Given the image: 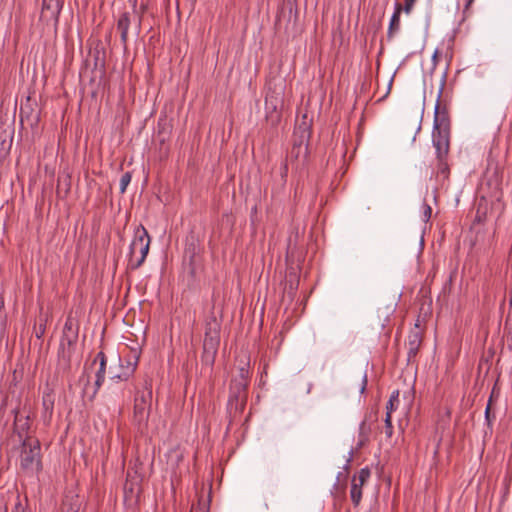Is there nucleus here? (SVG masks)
I'll return each mask as SVG.
<instances>
[{
	"instance_id": "1",
	"label": "nucleus",
	"mask_w": 512,
	"mask_h": 512,
	"mask_svg": "<svg viewBox=\"0 0 512 512\" xmlns=\"http://www.w3.org/2000/svg\"><path fill=\"white\" fill-rule=\"evenodd\" d=\"M150 236L144 226L139 225L134 231V238L129 246V266L136 270L144 263L150 247Z\"/></svg>"
},
{
	"instance_id": "2",
	"label": "nucleus",
	"mask_w": 512,
	"mask_h": 512,
	"mask_svg": "<svg viewBox=\"0 0 512 512\" xmlns=\"http://www.w3.org/2000/svg\"><path fill=\"white\" fill-rule=\"evenodd\" d=\"M248 371L242 368L240 375L231 381L228 409L230 412L242 413L247 402L248 392Z\"/></svg>"
},
{
	"instance_id": "3",
	"label": "nucleus",
	"mask_w": 512,
	"mask_h": 512,
	"mask_svg": "<svg viewBox=\"0 0 512 512\" xmlns=\"http://www.w3.org/2000/svg\"><path fill=\"white\" fill-rule=\"evenodd\" d=\"M308 144L303 140L294 142L287 161L282 167V177H286L288 173V163L292 166L293 172H295L299 178H302L307 173L308 166Z\"/></svg>"
},
{
	"instance_id": "4",
	"label": "nucleus",
	"mask_w": 512,
	"mask_h": 512,
	"mask_svg": "<svg viewBox=\"0 0 512 512\" xmlns=\"http://www.w3.org/2000/svg\"><path fill=\"white\" fill-rule=\"evenodd\" d=\"M20 466L30 473H39L42 470L41 446L37 439H24L20 454Z\"/></svg>"
},
{
	"instance_id": "5",
	"label": "nucleus",
	"mask_w": 512,
	"mask_h": 512,
	"mask_svg": "<svg viewBox=\"0 0 512 512\" xmlns=\"http://www.w3.org/2000/svg\"><path fill=\"white\" fill-rule=\"evenodd\" d=\"M441 93L442 90L438 93L432 132L433 146H439L440 148L446 147V142H449V117L446 108L441 107Z\"/></svg>"
},
{
	"instance_id": "6",
	"label": "nucleus",
	"mask_w": 512,
	"mask_h": 512,
	"mask_svg": "<svg viewBox=\"0 0 512 512\" xmlns=\"http://www.w3.org/2000/svg\"><path fill=\"white\" fill-rule=\"evenodd\" d=\"M220 343V324L215 316L207 320L203 341V359L207 364H213Z\"/></svg>"
},
{
	"instance_id": "7",
	"label": "nucleus",
	"mask_w": 512,
	"mask_h": 512,
	"mask_svg": "<svg viewBox=\"0 0 512 512\" xmlns=\"http://www.w3.org/2000/svg\"><path fill=\"white\" fill-rule=\"evenodd\" d=\"M151 391L138 392L134 399V421L139 425L147 423L151 408Z\"/></svg>"
},
{
	"instance_id": "8",
	"label": "nucleus",
	"mask_w": 512,
	"mask_h": 512,
	"mask_svg": "<svg viewBox=\"0 0 512 512\" xmlns=\"http://www.w3.org/2000/svg\"><path fill=\"white\" fill-rule=\"evenodd\" d=\"M371 471L368 467L362 468L354 475L351 483L350 497L354 506H358L362 499V487L369 480Z\"/></svg>"
},
{
	"instance_id": "9",
	"label": "nucleus",
	"mask_w": 512,
	"mask_h": 512,
	"mask_svg": "<svg viewBox=\"0 0 512 512\" xmlns=\"http://www.w3.org/2000/svg\"><path fill=\"white\" fill-rule=\"evenodd\" d=\"M77 338L78 333L67 334L66 336L61 337L58 355L66 364H69L71 360Z\"/></svg>"
},
{
	"instance_id": "10",
	"label": "nucleus",
	"mask_w": 512,
	"mask_h": 512,
	"mask_svg": "<svg viewBox=\"0 0 512 512\" xmlns=\"http://www.w3.org/2000/svg\"><path fill=\"white\" fill-rule=\"evenodd\" d=\"M12 413L14 414V431L19 436L20 440L23 442L24 439H31L27 436L30 429L29 415L22 416L18 407L14 408Z\"/></svg>"
},
{
	"instance_id": "11",
	"label": "nucleus",
	"mask_w": 512,
	"mask_h": 512,
	"mask_svg": "<svg viewBox=\"0 0 512 512\" xmlns=\"http://www.w3.org/2000/svg\"><path fill=\"white\" fill-rule=\"evenodd\" d=\"M436 149L437 158V176H441L443 179H448L450 174V168L447 162V156L449 153V142H446V148L434 146Z\"/></svg>"
},
{
	"instance_id": "12",
	"label": "nucleus",
	"mask_w": 512,
	"mask_h": 512,
	"mask_svg": "<svg viewBox=\"0 0 512 512\" xmlns=\"http://www.w3.org/2000/svg\"><path fill=\"white\" fill-rule=\"evenodd\" d=\"M97 362H99V368L95 374V383L91 398H93L97 394L99 388L101 387L105 380L107 359L104 352L100 351L97 353L95 359L92 362V365H95Z\"/></svg>"
},
{
	"instance_id": "13",
	"label": "nucleus",
	"mask_w": 512,
	"mask_h": 512,
	"mask_svg": "<svg viewBox=\"0 0 512 512\" xmlns=\"http://www.w3.org/2000/svg\"><path fill=\"white\" fill-rule=\"evenodd\" d=\"M63 7V0H43L41 17L58 20Z\"/></svg>"
},
{
	"instance_id": "14",
	"label": "nucleus",
	"mask_w": 512,
	"mask_h": 512,
	"mask_svg": "<svg viewBox=\"0 0 512 512\" xmlns=\"http://www.w3.org/2000/svg\"><path fill=\"white\" fill-rule=\"evenodd\" d=\"M119 372L111 371L110 379L113 381H127L135 372L137 367V362L127 361V364L124 366L122 363V359H119Z\"/></svg>"
},
{
	"instance_id": "15",
	"label": "nucleus",
	"mask_w": 512,
	"mask_h": 512,
	"mask_svg": "<svg viewBox=\"0 0 512 512\" xmlns=\"http://www.w3.org/2000/svg\"><path fill=\"white\" fill-rule=\"evenodd\" d=\"M402 12V5L398 2L395 3L394 13L391 17L388 31H387V39L391 40L400 30V15Z\"/></svg>"
},
{
	"instance_id": "16",
	"label": "nucleus",
	"mask_w": 512,
	"mask_h": 512,
	"mask_svg": "<svg viewBox=\"0 0 512 512\" xmlns=\"http://www.w3.org/2000/svg\"><path fill=\"white\" fill-rule=\"evenodd\" d=\"M55 396L50 389L43 393L42 406H43V419L50 421L54 409Z\"/></svg>"
},
{
	"instance_id": "17",
	"label": "nucleus",
	"mask_w": 512,
	"mask_h": 512,
	"mask_svg": "<svg viewBox=\"0 0 512 512\" xmlns=\"http://www.w3.org/2000/svg\"><path fill=\"white\" fill-rule=\"evenodd\" d=\"M130 26V14L128 12H124L118 19L117 22V30L120 32L121 42L124 46H126L128 41V30Z\"/></svg>"
},
{
	"instance_id": "18",
	"label": "nucleus",
	"mask_w": 512,
	"mask_h": 512,
	"mask_svg": "<svg viewBox=\"0 0 512 512\" xmlns=\"http://www.w3.org/2000/svg\"><path fill=\"white\" fill-rule=\"evenodd\" d=\"M422 338L418 331H414L409 335L408 340V360L414 358L419 350L421 345Z\"/></svg>"
},
{
	"instance_id": "19",
	"label": "nucleus",
	"mask_w": 512,
	"mask_h": 512,
	"mask_svg": "<svg viewBox=\"0 0 512 512\" xmlns=\"http://www.w3.org/2000/svg\"><path fill=\"white\" fill-rule=\"evenodd\" d=\"M81 502L78 498L65 499L61 505V512H80Z\"/></svg>"
},
{
	"instance_id": "20",
	"label": "nucleus",
	"mask_w": 512,
	"mask_h": 512,
	"mask_svg": "<svg viewBox=\"0 0 512 512\" xmlns=\"http://www.w3.org/2000/svg\"><path fill=\"white\" fill-rule=\"evenodd\" d=\"M400 392L399 390H394L389 398V401L386 405V413L392 414L393 411H396L399 407L400 400H399Z\"/></svg>"
},
{
	"instance_id": "21",
	"label": "nucleus",
	"mask_w": 512,
	"mask_h": 512,
	"mask_svg": "<svg viewBox=\"0 0 512 512\" xmlns=\"http://www.w3.org/2000/svg\"><path fill=\"white\" fill-rule=\"evenodd\" d=\"M278 98L273 94H267L265 97V109L267 113L276 112L278 107Z\"/></svg>"
},
{
	"instance_id": "22",
	"label": "nucleus",
	"mask_w": 512,
	"mask_h": 512,
	"mask_svg": "<svg viewBox=\"0 0 512 512\" xmlns=\"http://www.w3.org/2000/svg\"><path fill=\"white\" fill-rule=\"evenodd\" d=\"M73 333H78V328L75 327L73 319L71 317H68L66 319L64 327H63L62 336H66L67 334H73Z\"/></svg>"
},
{
	"instance_id": "23",
	"label": "nucleus",
	"mask_w": 512,
	"mask_h": 512,
	"mask_svg": "<svg viewBox=\"0 0 512 512\" xmlns=\"http://www.w3.org/2000/svg\"><path fill=\"white\" fill-rule=\"evenodd\" d=\"M190 512H209V505L206 500L200 498L196 505H192Z\"/></svg>"
},
{
	"instance_id": "24",
	"label": "nucleus",
	"mask_w": 512,
	"mask_h": 512,
	"mask_svg": "<svg viewBox=\"0 0 512 512\" xmlns=\"http://www.w3.org/2000/svg\"><path fill=\"white\" fill-rule=\"evenodd\" d=\"M131 178H132V176H131L130 172H126L121 176V178H120V192L121 193H124L126 191L127 186L131 182Z\"/></svg>"
},
{
	"instance_id": "25",
	"label": "nucleus",
	"mask_w": 512,
	"mask_h": 512,
	"mask_svg": "<svg viewBox=\"0 0 512 512\" xmlns=\"http://www.w3.org/2000/svg\"><path fill=\"white\" fill-rule=\"evenodd\" d=\"M385 434L389 438L393 434L392 417L389 413H386V416H385Z\"/></svg>"
},
{
	"instance_id": "26",
	"label": "nucleus",
	"mask_w": 512,
	"mask_h": 512,
	"mask_svg": "<svg viewBox=\"0 0 512 512\" xmlns=\"http://www.w3.org/2000/svg\"><path fill=\"white\" fill-rule=\"evenodd\" d=\"M359 430H360V437L362 439H367V437L370 433V427L367 425L365 420L361 422Z\"/></svg>"
},
{
	"instance_id": "27",
	"label": "nucleus",
	"mask_w": 512,
	"mask_h": 512,
	"mask_svg": "<svg viewBox=\"0 0 512 512\" xmlns=\"http://www.w3.org/2000/svg\"><path fill=\"white\" fill-rule=\"evenodd\" d=\"M422 208H423V220L425 222H428L432 215V208L426 202L423 203Z\"/></svg>"
},
{
	"instance_id": "28",
	"label": "nucleus",
	"mask_w": 512,
	"mask_h": 512,
	"mask_svg": "<svg viewBox=\"0 0 512 512\" xmlns=\"http://www.w3.org/2000/svg\"><path fill=\"white\" fill-rule=\"evenodd\" d=\"M415 2L416 0H404V6H402V11H404L406 14H410Z\"/></svg>"
},
{
	"instance_id": "29",
	"label": "nucleus",
	"mask_w": 512,
	"mask_h": 512,
	"mask_svg": "<svg viewBox=\"0 0 512 512\" xmlns=\"http://www.w3.org/2000/svg\"><path fill=\"white\" fill-rule=\"evenodd\" d=\"M491 407V399L489 400L487 406H486V409H485V420L487 422V424L490 426L491 423H492V419L495 418V416L493 415V417H491V413H490V408Z\"/></svg>"
},
{
	"instance_id": "30",
	"label": "nucleus",
	"mask_w": 512,
	"mask_h": 512,
	"mask_svg": "<svg viewBox=\"0 0 512 512\" xmlns=\"http://www.w3.org/2000/svg\"><path fill=\"white\" fill-rule=\"evenodd\" d=\"M46 330L45 323H39L38 327L36 328V337L38 339L42 338Z\"/></svg>"
},
{
	"instance_id": "31",
	"label": "nucleus",
	"mask_w": 512,
	"mask_h": 512,
	"mask_svg": "<svg viewBox=\"0 0 512 512\" xmlns=\"http://www.w3.org/2000/svg\"><path fill=\"white\" fill-rule=\"evenodd\" d=\"M3 308H4V300H3V297L0 296V326L4 325L5 324V315L3 313Z\"/></svg>"
},
{
	"instance_id": "32",
	"label": "nucleus",
	"mask_w": 512,
	"mask_h": 512,
	"mask_svg": "<svg viewBox=\"0 0 512 512\" xmlns=\"http://www.w3.org/2000/svg\"><path fill=\"white\" fill-rule=\"evenodd\" d=\"M80 381L84 383V392L87 393L88 392V385L90 383V376L89 375H86L85 373L81 376L80 378Z\"/></svg>"
},
{
	"instance_id": "33",
	"label": "nucleus",
	"mask_w": 512,
	"mask_h": 512,
	"mask_svg": "<svg viewBox=\"0 0 512 512\" xmlns=\"http://www.w3.org/2000/svg\"><path fill=\"white\" fill-rule=\"evenodd\" d=\"M366 386H367V376H366V374H364L361 379V384H360V392L361 393H364V391L366 390Z\"/></svg>"
},
{
	"instance_id": "34",
	"label": "nucleus",
	"mask_w": 512,
	"mask_h": 512,
	"mask_svg": "<svg viewBox=\"0 0 512 512\" xmlns=\"http://www.w3.org/2000/svg\"><path fill=\"white\" fill-rule=\"evenodd\" d=\"M12 512H26L24 507L21 505L20 502L15 504V507Z\"/></svg>"
},
{
	"instance_id": "35",
	"label": "nucleus",
	"mask_w": 512,
	"mask_h": 512,
	"mask_svg": "<svg viewBox=\"0 0 512 512\" xmlns=\"http://www.w3.org/2000/svg\"><path fill=\"white\" fill-rule=\"evenodd\" d=\"M507 343H508V348L510 350H512V328L510 329V331L507 335Z\"/></svg>"
},
{
	"instance_id": "36",
	"label": "nucleus",
	"mask_w": 512,
	"mask_h": 512,
	"mask_svg": "<svg viewBox=\"0 0 512 512\" xmlns=\"http://www.w3.org/2000/svg\"><path fill=\"white\" fill-rule=\"evenodd\" d=\"M288 9H289V13L291 14L293 12V8H294V3L290 0L287 1L286 3Z\"/></svg>"
}]
</instances>
